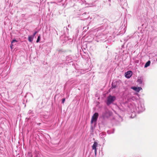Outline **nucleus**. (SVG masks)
<instances>
[{"mask_svg":"<svg viewBox=\"0 0 157 157\" xmlns=\"http://www.w3.org/2000/svg\"><path fill=\"white\" fill-rule=\"evenodd\" d=\"M72 58L71 56H68L66 57V63H69L72 61Z\"/></svg>","mask_w":157,"mask_h":157,"instance_id":"obj_10","label":"nucleus"},{"mask_svg":"<svg viewBox=\"0 0 157 157\" xmlns=\"http://www.w3.org/2000/svg\"><path fill=\"white\" fill-rule=\"evenodd\" d=\"M114 130H113V132H110L109 131H108L107 132L108 134H110L111 133H113L114 132Z\"/></svg>","mask_w":157,"mask_h":157,"instance_id":"obj_21","label":"nucleus"},{"mask_svg":"<svg viewBox=\"0 0 157 157\" xmlns=\"http://www.w3.org/2000/svg\"><path fill=\"white\" fill-rule=\"evenodd\" d=\"M48 116H46V117H44V118H48Z\"/></svg>","mask_w":157,"mask_h":157,"instance_id":"obj_26","label":"nucleus"},{"mask_svg":"<svg viewBox=\"0 0 157 157\" xmlns=\"http://www.w3.org/2000/svg\"><path fill=\"white\" fill-rule=\"evenodd\" d=\"M117 81H115L113 82L112 86V89H115L117 88Z\"/></svg>","mask_w":157,"mask_h":157,"instance_id":"obj_11","label":"nucleus"},{"mask_svg":"<svg viewBox=\"0 0 157 157\" xmlns=\"http://www.w3.org/2000/svg\"><path fill=\"white\" fill-rule=\"evenodd\" d=\"M98 117V113H95L92 117L91 121V123L92 124L94 122H96Z\"/></svg>","mask_w":157,"mask_h":157,"instance_id":"obj_4","label":"nucleus"},{"mask_svg":"<svg viewBox=\"0 0 157 157\" xmlns=\"http://www.w3.org/2000/svg\"><path fill=\"white\" fill-rule=\"evenodd\" d=\"M37 32L36 31H35L33 35H31L32 36H33V38L35 36V35L37 33Z\"/></svg>","mask_w":157,"mask_h":157,"instance_id":"obj_20","label":"nucleus"},{"mask_svg":"<svg viewBox=\"0 0 157 157\" xmlns=\"http://www.w3.org/2000/svg\"><path fill=\"white\" fill-rule=\"evenodd\" d=\"M96 37H97L98 39H100L101 40H103L106 38L107 37L105 35L102 34L98 36H97Z\"/></svg>","mask_w":157,"mask_h":157,"instance_id":"obj_9","label":"nucleus"},{"mask_svg":"<svg viewBox=\"0 0 157 157\" xmlns=\"http://www.w3.org/2000/svg\"><path fill=\"white\" fill-rule=\"evenodd\" d=\"M78 32H79V31H78V29H77V33H78Z\"/></svg>","mask_w":157,"mask_h":157,"instance_id":"obj_27","label":"nucleus"},{"mask_svg":"<svg viewBox=\"0 0 157 157\" xmlns=\"http://www.w3.org/2000/svg\"><path fill=\"white\" fill-rule=\"evenodd\" d=\"M34 38L31 36H28V40L30 42H32Z\"/></svg>","mask_w":157,"mask_h":157,"instance_id":"obj_14","label":"nucleus"},{"mask_svg":"<svg viewBox=\"0 0 157 157\" xmlns=\"http://www.w3.org/2000/svg\"><path fill=\"white\" fill-rule=\"evenodd\" d=\"M27 97V96H25V97Z\"/></svg>","mask_w":157,"mask_h":157,"instance_id":"obj_35","label":"nucleus"},{"mask_svg":"<svg viewBox=\"0 0 157 157\" xmlns=\"http://www.w3.org/2000/svg\"><path fill=\"white\" fill-rule=\"evenodd\" d=\"M104 21H105L106 22V19H104Z\"/></svg>","mask_w":157,"mask_h":157,"instance_id":"obj_29","label":"nucleus"},{"mask_svg":"<svg viewBox=\"0 0 157 157\" xmlns=\"http://www.w3.org/2000/svg\"><path fill=\"white\" fill-rule=\"evenodd\" d=\"M40 39V34L38 36L36 42L38 43L39 42Z\"/></svg>","mask_w":157,"mask_h":157,"instance_id":"obj_17","label":"nucleus"},{"mask_svg":"<svg viewBox=\"0 0 157 157\" xmlns=\"http://www.w3.org/2000/svg\"><path fill=\"white\" fill-rule=\"evenodd\" d=\"M98 145V143L97 142H94V143L92 146V149L93 150H97L96 147Z\"/></svg>","mask_w":157,"mask_h":157,"instance_id":"obj_12","label":"nucleus"},{"mask_svg":"<svg viewBox=\"0 0 157 157\" xmlns=\"http://www.w3.org/2000/svg\"><path fill=\"white\" fill-rule=\"evenodd\" d=\"M105 134L104 133H102L101 135V136H102L103 137H105Z\"/></svg>","mask_w":157,"mask_h":157,"instance_id":"obj_22","label":"nucleus"},{"mask_svg":"<svg viewBox=\"0 0 157 157\" xmlns=\"http://www.w3.org/2000/svg\"><path fill=\"white\" fill-rule=\"evenodd\" d=\"M69 81H68L66 84V85H67L68 83H69Z\"/></svg>","mask_w":157,"mask_h":157,"instance_id":"obj_25","label":"nucleus"},{"mask_svg":"<svg viewBox=\"0 0 157 157\" xmlns=\"http://www.w3.org/2000/svg\"><path fill=\"white\" fill-rule=\"evenodd\" d=\"M131 89L137 92H139L140 90L142 89L141 87H136V86H132L131 87Z\"/></svg>","mask_w":157,"mask_h":157,"instance_id":"obj_8","label":"nucleus"},{"mask_svg":"<svg viewBox=\"0 0 157 157\" xmlns=\"http://www.w3.org/2000/svg\"><path fill=\"white\" fill-rule=\"evenodd\" d=\"M139 97L137 95H135L132 96L130 98H128L127 101L128 102L129 104L130 105H128V107L131 105V104H132L133 105H136V104H137L140 101L139 100Z\"/></svg>","mask_w":157,"mask_h":157,"instance_id":"obj_2","label":"nucleus"},{"mask_svg":"<svg viewBox=\"0 0 157 157\" xmlns=\"http://www.w3.org/2000/svg\"><path fill=\"white\" fill-rule=\"evenodd\" d=\"M124 46V45H122V48H123V47Z\"/></svg>","mask_w":157,"mask_h":157,"instance_id":"obj_30","label":"nucleus"},{"mask_svg":"<svg viewBox=\"0 0 157 157\" xmlns=\"http://www.w3.org/2000/svg\"><path fill=\"white\" fill-rule=\"evenodd\" d=\"M28 116H29V117L26 118V119H27L28 120H29L30 119H31V117L32 116H33V114H31L30 115H28Z\"/></svg>","mask_w":157,"mask_h":157,"instance_id":"obj_19","label":"nucleus"},{"mask_svg":"<svg viewBox=\"0 0 157 157\" xmlns=\"http://www.w3.org/2000/svg\"><path fill=\"white\" fill-rule=\"evenodd\" d=\"M143 78L142 77H140V78H138L137 80V82L139 83L140 84L143 83Z\"/></svg>","mask_w":157,"mask_h":157,"instance_id":"obj_13","label":"nucleus"},{"mask_svg":"<svg viewBox=\"0 0 157 157\" xmlns=\"http://www.w3.org/2000/svg\"><path fill=\"white\" fill-rule=\"evenodd\" d=\"M108 0V1H109V2H110V1H111V0Z\"/></svg>","mask_w":157,"mask_h":157,"instance_id":"obj_32","label":"nucleus"},{"mask_svg":"<svg viewBox=\"0 0 157 157\" xmlns=\"http://www.w3.org/2000/svg\"><path fill=\"white\" fill-rule=\"evenodd\" d=\"M30 94L32 96V97H33V95H32V94Z\"/></svg>","mask_w":157,"mask_h":157,"instance_id":"obj_31","label":"nucleus"},{"mask_svg":"<svg viewBox=\"0 0 157 157\" xmlns=\"http://www.w3.org/2000/svg\"><path fill=\"white\" fill-rule=\"evenodd\" d=\"M65 100V98H63L62 99V103L63 104L64 103V102Z\"/></svg>","mask_w":157,"mask_h":157,"instance_id":"obj_23","label":"nucleus"},{"mask_svg":"<svg viewBox=\"0 0 157 157\" xmlns=\"http://www.w3.org/2000/svg\"><path fill=\"white\" fill-rule=\"evenodd\" d=\"M116 99L115 96H111L110 95L108 96L107 101L106 102V105H109L113 103Z\"/></svg>","mask_w":157,"mask_h":157,"instance_id":"obj_3","label":"nucleus"},{"mask_svg":"<svg viewBox=\"0 0 157 157\" xmlns=\"http://www.w3.org/2000/svg\"><path fill=\"white\" fill-rule=\"evenodd\" d=\"M95 150V155H96L97 154V150Z\"/></svg>","mask_w":157,"mask_h":157,"instance_id":"obj_24","label":"nucleus"},{"mask_svg":"<svg viewBox=\"0 0 157 157\" xmlns=\"http://www.w3.org/2000/svg\"><path fill=\"white\" fill-rule=\"evenodd\" d=\"M66 29H67V28H65Z\"/></svg>","mask_w":157,"mask_h":157,"instance_id":"obj_34","label":"nucleus"},{"mask_svg":"<svg viewBox=\"0 0 157 157\" xmlns=\"http://www.w3.org/2000/svg\"><path fill=\"white\" fill-rule=\"evenodd\" d=\"M129 108L132 113L131 117L134 118L136 115V113H138L142 112L145 109L144 104L142 103L140 101L136 105H133L132 104H131V105L129 106Z\"/></svg>","mask_w":157,"mask_h":157,"instance_id":"obj_1","label":"nucleus"},{"mask_svg":"<svg viewBox=\"0 0 157 157\" xmlns=\"http://www.w3.org/2000/svg\"><path fill=\"white\" fill-rule=\"evenodd\" d=\"M110 116V113L107 110H105V112H103L102 114V116L103 118L108 117Z\"/></svg>","mask_w":157,"mask_h":157,"instance_id":"obj_6","label":"nucleus"},{"mask_svg":"<svg viewBox=\"0 0 157 157\" xmlns=\"http://www.w3.org/2000/svg\"><path fill=\"white\" fill-rule=\"evenodd\" d=\"M109 6H110V5H111V4H110V3H109Z\"/></svg>","mask_w":157,"mask_h":157,"instance_id":"obj_33","label":"nucleus"},{"mask_svg":"<svg viewBox=\"0 0 157 157\" xmlns=\"http://www.w3.org/2000/svg\"><path fill=\"white\" fill-rule=\"evenodd\" d=\"M151 62L150 60L148 61L144 65V67H147L148 66H149Z\"/></svg>","mask_w":157,"mask_h":157,"instance_id":"obj_15","label":"nucleus"},{"mask_svg":"<svg viewBox=\"0 0 157 157\" xmlns=\"http://www.w3.org/2000/svg\"><path fill=\"white\" fill-rule=\"evenodd\" d=\"M40 123H39L37 124V125H40Z\"/></svg>","mask_w":157,"mask_h":157,"instance_id":"obj_28","label":"nucleus"},{"mask_svg":"<svg viewBox=\"0 0 157 157\" xmlns=\"http://www.w3.org/2000/svg\"><path fill=\"white\" fill-rule=\"evenodd\" d=\"M18 42V41L17 40H16L15 39L13 40L11 42V45H10V46L11 48H12V47L13 46V44H12L13 43L15 42Z\"/></svg>","mask_w":157,"mask_h":157,"instance_id":"obj_16","label":"nucleus"},{"mask_svg":"<svg viewBox=\"0 0 157 157\" xmlns=\"http://www.w3.org/2000/svg\"><path fill=\"white\" fill-rule=\"evenodd\" d=\"M101 26L98 28V30H102L103 31H104L106 29V28L108 26L106 23H104L103 25L101 24Z\"/></svg>","mask_w":157,"mask_h":157,"instance_id":"obj_5","label":"nucleus"},{"mask_svg":"<svg viewBox=\"0 0 157 157\" xmlns=\"http://www.w3.org/2000/svg\"><path fill=\"white\" fill-rule=\"evenodd\" d=\"M132 75V72L131 71H128L125 73V76L127 78H130Z\"/></svg>","mask_w":157,"mask_h":157,"instance_id":"obj_7","label":"nucleus"},{"mask_svg":"<svg viewBox=\"0 0 157 157\" xmlns=\"http://www.w3.org/2000/svg\"><path fill=\"white\" fill-rule=\"evenodd\" d=\"M31 114H33V111L32 110H29V111L28 112L27 115H30Z\"/></svg>","mask_w":157,"mask_h":157,"instance_id":"obj_18","label":"nucleus"}]
</instances>
